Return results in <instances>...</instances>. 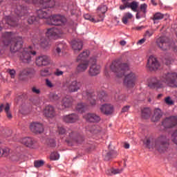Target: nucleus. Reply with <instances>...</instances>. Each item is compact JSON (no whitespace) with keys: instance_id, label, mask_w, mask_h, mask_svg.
Wrapping results in <instances>:
<instances>
[{"instance_id":"2eb2a0df","label":"nucleus","mask_w":177,"mask_h":177,"mask_svg":"<svg viewBox=\"0 0 177 177\" xmlns=\"http://www.w3.org/2000/svg\"><path fill=\"white\" fill-rule=\"evenodd\" d=\"M83 118L88 122H99L100 121V116L95 113H86L83 115Z\"/></svg>"},{"instance_id":"de8ad7c7","label":"nucleus","mask_w":177,"mask_h":177,"mask_svg":"<svg viewBox=\"0 0 177 177\" xmlns=\"http://www.w3.org/2000/svg\"><path fill=\"white\" fill-rule=\"evenodd\" d=\"M153 34H154V30H147L145 31L144 37L145 38H150V37H153Z\"/></svg>"},{"instance_id":"3c124183","label":"nucleus","mask_w":177,"mask_h":177,"mask_svg":"<svg viewBox=\"0 0 177 177\" xmlns=\"http://www.w3.org/2000/svg\"><path fill=\"white\" fill-rule=\"evenodd\" d=\"M46 85L48 88H53L55 86V84L49 79H46Z\"/></svg>"},{"instance_id":"79ce46f5","label":"nucleus","mask_w":177,"mask_h":177,"mask_svg":"<svg viewBox=\"0 0 177 177\" xmlns=\"http://www.w3.org/2000/svg\"><path fill=\"white\" fill-rule=\"evenodd\" d=\"M50 100H52V102H57L59 99H60V95L55 93L50 94Z\"/></svg>"},{"instance_id":"e2e57ef3","label":"nucleus","mask_w":177,"mask_h":177,"mask_svg":"<svg viewBox=\"0 0 177 177\" xmlns=\"http://www.w3.org/2000/svg\"><path fill=\"white\" fill-rule=\"evenodd\" d=\"M131 109L130 106H125L122 109V113H127Z\"/></svg>"},{"instance_id":"864d4df0","label":"nucleus","mask_w":177,"mask_h":177,"mask_svg":"<svg viewBox=\"0 0 177 177\" xmlns=\"http://www.w3.org/2000/svg\"><path fill=\"white\" fill-rule=\"evenodd\" d=\"M69 138H71V140L72 142H74V141L78 142L77 139H75V133L74 132H71V133H69Z\"/></svg>"},{"instance_id":"680f3d73","label":"nucleus","mask_w":177,"mask_h":177,"mask_svg":"<svg viewBox=\"0 0 177 177\" xmlns=\"http://www.w3.org/2000/svg\"><path fill=\"white\" fill-rule=\"evenodd\" d=\"M146 27L145 26H136L133 29L136 30V31H142V30H145Z\"/></svg>"},{"instance_id":"4be33fe9","label":"nucleus","mask_w":177,"mask_h":177,"mask_svg":"<svg viewBox=\"0 0 177 177\" xmlns=\"http://www.w3.org/2000/svg\"><path fill=\"white\" fill-rule=\"evenodd\" d=\"M40 3L42 8L46 9V8H55V5H56V1L55 0H40Z\"/></svg>"},{"instance_id":"e433bc0d","label":"nucleus","mask_w":177,"mask_h":177,"mask_svg":"<svg viewBox=\"0 0 177 177\" xmlns=\"http://www.w3.org/2000/svg\"><path fill=\"white\" fill-rule=\"evenodd\" d=\"M31 73H32V68H26L20 72L19 75L20 77H23L24 75H28V74H31Z\"/></svg>"},{"instance_id":"cd10ccee","label":"nucleus","mask_w":177,"mask_h":177,"mask_svg":"<svg viewBox=\"0 0 177 177\" xmlns=\"http://www.w3.org/2000/svg\"><path fill=\"white\" fill-rule=\"evenodd\" d=\"M161 117H162V112H161V109H156L154 110L153 115L151 118V121H153V122H157V121H160Z\"/></svg>"},{"instance_id":"f3484780","label":"nucleus","mask_w":177,"mask_h":177,"mask_svg":"<svg viewBox=\"0 0 177 177\" xmlns=\"http://www.w3.org/2000/svg\"><path fill=\"white\" fill-rule=\"evenodd\" d=\"M71 46L74 52H80L84 48V44L81 40H73L71 41Z\"/></svg>"},{"instance_id":"bf43d9fd","label":"nucleus","mask_w":177,"mask_h":177,"mask_svg":"<svg viewBox=\"0 0 177 177\" xmlns=\"http://www.w3.org/2000/svg\"><path fill=\"white\" fill-rule=\"evenodd\" d=\"M32 92L36 93V95H39V93H41V91L39 88H37V87H32Z\"/></svg>"},{"instance_id":"0e129e2a","label":"nucleus","mask_w":177,"mask_h":177,"mask_svg":"<svg viewBox=\"0 0 177 177\" xmlns=\"http://www.w3.org/2000/svg\"><path fill=\"white\" fill-rule=\"evenodd\" d=\"M55 75H57V77H60V75H63V71H59L57 69L56 72L55 73Z\"/></svg>"},{"instance_id":"7ed1b4c3","label":"nucleus","mask_w":177,"mask_h":177,"mask_svg":"<svg viewBox=\"0 0 177 177\" xmlns=\"http://www.w3.org/2000/svg\"><path fill=\"white\" fill-rule=\"evenodd\" d=\"M165 84L171 88H177V73H168L161 76L160 80L153 77L149 83L148 86L151 89H161L165 86Z\"/></svg>"},{"instance_id":"ddd939ff","label":"nucleus","mask_w":177,"mask_h":177,"mask_svg":"<svg viewBox=\"0 0 177 177\" xmlns=\"http://www.w3.org/2000/svg\"><path fill=\"white\" fill-rule=\"evenodd\" d=\"M82 95L83 96L87 97L88 101L91 106H95V104H96V96L95 95V93H93V91H84Z\"/></svg>"},{"instance_id":"a878e982","label":"nucleus","mask_w":177,"mask_h":177,"mask_svg":"<svg viewBox=\"0 0 177 177\" xmlns=\"http://www.w3.org/2000/svg\"><path fill=\"white\" fill-rule=\"evenodd\" d=\"M89 57V52L88 50L83 51L76 58L77 62H88L86 59Z\"/></svg>"},{"instance_id":"39448f33","label":"nucleus","mask_w":177,"mask_h":177,"mask_svg":"<svg viewBox=\"0 0 177 177\" xmlns=\"http://www.w3.org/2000/svg\"><path fill=\"white\" fill-rule=\"evenodd\" d=\"M168 146H169V143H168L165 136H160L156 141L155 147L160 153L167 151Z\"/></svg>"},{"instance_id":"ea45409f","label":"nucleus","mask_w":177,"mask_h":177,"mask_svg":"<svg viewBox=\"0 0 177 177\" xmlns=\"http://www.w3.org/2000/svg\"><path fill=\"white\" fill-rule=\"evenodd\" d=\"M138 2L132 1L129 7V8L131 9L133 12H138Z\"/></svg>"},{"instance_id":"69168bd1","label":"nucleus","mask_w":177,"mask_h":177,"mask_svg":"<svg viewBox=\"0 0 177 177\" xmlns=\"http://www.w3.org/2000/svg\"><path fill=\"white\" fill-rule=\"evenodd\" d=\"M145 42H146V38L140 39L137 44L138 45H142V44H145Z\"/></svg>"},{"instance_id":"09e8293b","label":"nucleus","mask_w":177,"mask_h":177,"mask_svg":"<svg viewBox=\"0 0 177 177\" xmlns=\"http://www.w3.org/2000/svg\"><path fill=\"white\" fill-rule=\"evenodd\" d=\"M10 154V149L8 147L3 148V157H8Z\"/></svg>"},{"instance_id":"dca6fc26","label":"nucleus","mask_w":177,"mask_h":177,"mask_svg":"<svg viewBox=\"0 0 177 177\" xmlns=\"http://www.w3.org/2000/svg\"><path fill=\"white\" fill-rule=\"evenodd\" d=\"M78 120H80V117L75 113L66 115L63 117V121H64V122H68L71 124H73V122H77Z\"/></svg>"},{"instance_id":"f704fd0d","label":"nucleus","mask_w":177,"mask_h":177,"mask_svg":"<svg viewBox=\"0 0 177 177\" xmlns=\"http://www.w3.org/2000/svg\"><path fill=\"white\" fill-rule=\"evenodd\" d=\"M86 109H88V105L84 103H79L76 106V110L79 113H84Z\"/></svg>"},{"instance_id":"6e6d98bb","label":"nucleus","mask_w":177,"mask_h":177,"mask_svg":"<svg viewBox=\"0 0 177 177\" xmlns=\"http://www.w3.org/2000/svg\"><path fill=\"white\" fill-rule=\"evenodd\" d=\"M143 143L147 147H149V146H150V138H145V139L143 140Z\"/></svg>"},{"instance_id":"f03ea898","label":"nucleus","mask_w":177,"mask_h":177,"mask_svg":"<svg viewBox=\"0 0 177 177\" xmlns=\"http://www.w3.org/2000/svg\"><path fill=\"white\" fill-rule=\"evenodd\" d=\"M111 70L115 73L118 78H122L124 75L123 81L124 86L127 89H132L138 81L139 76L136 73L129 71V64L127 63H122L120 61H114L111 65Z\"/></svg>"},{"instance_id":"a18cd8bd","label":"nucleus","mask_w":177,"mask_h":177,"mask_svg":"<svg viewBox=\"0 0 177 177\" xmlns=\"http://www.w3.org/2000/svg\"><path fill=\"white\" fill-rule=\"evenodd\" d=\"M98 99L102 102H106V100L107 99V96L106 95L105 93H102L98 95Z\"/></svg>"},{"instance_id":"774afa93","label":"nucleus","mask_w":177,"mask_h":177,"mask_svg":"<svg viewBox=\"0 0 177 177\" xmlns=\"http://www.w3.org/2000/svg\"><path fill=\"white\" fill-rule=\"evenodd\" d=\"M92 15H89V14H86L84 15V17L86 20H88Z\"/></svg>"},{"instance_id":"49530a36","label":"nucleus","mask_w":177,"mask_h":177,"mask_svg":"<svg viewBox=\"0 0 177 177\" xmlns=\"http://www.w3.org/2000/svg\"><path fill=\"white\" fill-rule=\"evenodd\" d=\"M90 21H91L92 23H99L100 21H102L97 17V15L95 17H92V15L89 17V19H88Z\"/></svg>"},{"instance_id":"c85d7f7f","label":"nucleus","mask_w":177,"mask_h":177,"mask_svg":"<svg viewBox=\"0 0 177 177\" xmlns=\"http://www.w3.org/2000/svg\"><path fill=\"white\" fill-rule=\"evenodd\" d=\"M89 67V61H85L84 62L80 63L77 67V73H84Z\"/></svg>"},{"instance_id":"1a4fd4ad","label":"nucleus","mask_w":177,"mask_h":177,"mask_svg":"<svg viewBox=\"0 0 177 177\" xmlns=\"http://www.w3.org/2000/svg\"><path fill=\"white\" fill-rule=\"evenodd\" d=\"M108 9L109 8L107 7V6L104 4H101L97 8L96 15L101 21H103V20H104V18L106 17V12H107Z\"/></svg>"},{"instance_id":"b1692460","label":"nucleus","mask_w":177,"mask_h":177,"mask_svg":"<svg viewBox=\"0 0 177 177\" xmlns=\"http://www.w3.org/2000/svg\"><path fill=\"white\" fill-rule=\"evenodd\" d=\"M3 109L8 118L10 120L12 118V113H10V105L9 103H6L5 105L3 104L0 105V113L3 111Z\"/></svg>"},{"instance_id":"13d9d810","label":"nucleus","mask_w":177,"mask_h":177,"mask_svg":"<svg viewBox=\"0 0 177 177\" xmlns=\"http://www.w3.org/2000/svg\"><path fill=\"white\" fill-rule=\"evenodd\" d=\"M8 73H9L10 75L11 76V78H15V75H16V71H15L13 69L12 70L9 69Z\"/></svg>"},{"instance_id":"20e7f679","label":"nucleus","mask_w":177,"mask_h":177,"mask_svg":"<svg viewBox=\"0 0 177 177\" xmlns=\"http://www.w3.org/2000/svg\"><path fill=\"white\" fill-rule=\"evenodd\" d=\"M66 23H67V19L60 15L50 16L46 22L48 26H64Z\"/></svg>"},{"instance_id":"6e6552de","label":"nucleus","mask_w":177,"mask_h":177,"mask_svg":"<svg viewBox=\"0 0 177 177\" xmlns=\"http://www.w3.org/2000/svg\"><path fill=\"white\" fill-rule=\"evenodd\" d=\"M63 32H62V30L55 28L47 29L46 32V37L53 39H57V38H60Z\"/></svg>"},{"instance_id":"4468645a","label":"nucleus","mask_w":177,"mask_h":177,"mask_svg":"<svg viewBox=\"0 0 177 177\" xmlns=\"http://www.w3.org/2000/svg\"><path fill=\"white\" fill-rule=\"evenodd\" d=\"M93 62L94 64L91 65L90 67L88 74L91 77H95V75H97L99 73H100V66L95 64L96 63V59H93Z\"/></svg>"},{"instance_id":"423d86ee","label":"nucleus","mask_w":177,"mask_h":177,"mask_svg":"<svg viewBox=\"0 0 177 177\" xmlns=\"http://www.w3.org/2000/svg\"><path fill=\"white\" fill-rule=\"evenodd\" d=\"M36 66L38 67H46L52 64V59L48 55H39L36 58Z\"/></svg>"},{"instance_id":"0eeeda50","label":"nucleus","mask_w":177,"mask_h":177,"mask_svg":"<svg viewBox=\"0 0 177 177\" xmlns=\"http://www.w3.org/2000/svg\"><path fill=\"white\" fill-rule=\"evenodd\" d=\"M156 44L161 50H168V49H171L169 42H168V37L165 36H161L158 38Z\"/></svg>"},{"instance_id":"9b49d317","label":"nucleus","mask_w":177,"mask_h":177,"mask_svg":"<svg viewBox=\"0 0 177 177\" xmlns=\"http://www.w3.org/2000/svg\"><path fill=\"white\" fill-rule=\"evenodd\" d=\"M30 129L33 133H42L44 132V124L40 122H33L30 125Z\"/></svg>"},{"instance_id":"052dcab7","label":"nucleus","mask_w":177,"mask_h":177,"mask_svg":"<svg viewBox=\"0 0 177 177\" xmlns=\"http://www.w3.org/2000/svg\"><path fill=\"white\" fill-rule=\"evenodd\" d=\"M49 145L50 146V147H56V141H55V140L53 139H50L49 140Z\"/></svg>"},{"instance_id":"aec40b11","label":"nucleus","mask_w":177,"mask_h":177,"mask_svg":"<svg viewBox=\"0 0 177 177\" xmlns=\"http://www.w3.org/2000/svg\"><path fill=\"white\" fill-rule=\"evenodd\" d=\"M81 89V86H80V82H77V80L73 81L68 86V91L71 93L78 92Z\"/></svg>"},{"instance_id":"8fccbe9b","label":"nucleus","mask_w":177,"mask_h":177,"mask_svg":"<svg viewBox=\"0 0 177 177\" xmlns=\"http://www.w3.org/2000/svg\"><path fill=\"white\" fill-rule=\"evenodd\" d=\"M165 102L166 104H168L169 106H172V104H174V101L172 100L171 97H167L166 98H165Z\"/></svg>"},{"instance_id":"a19ab883","label":"nucleus","mask_w":177,"mask_h":177,"mask_svg":"<svg viewBox=\"0 0 177 177\" xmlns=\"http://www.w3.org/2000/svg\"><path fill=\"white\" fill-rule=\"evenodd\" d=\"M22 157H23V153H21V152H19V153H15L12 156V158L15 161H19V160H21Z\"/></svg>"},{"instance_id":"72a5a7b5","label":"nucleus","mask_w":177,"mask_h":177,"mask_svg":"<svg viewBox=\"0 0 177 177\" xmlns=\"http://www.w3.org/2000/svg\"><path fill=\"white\" fill-rule=\"evenodd\" d=\"M132 17H133V15L131 12H126L122 19V21L124 24H127L128 21L132 19Z\"/></svg>"},{"instance_id":"7c9ffc66","label":"nucleus","mask_w":177,"mask_h":177,"mask_svg":"<svg viewBox=\"0 0 177 177\" xmlns=\"http://www.w3.org/2000/svg\"><path fill=\"white\" fill-rule=\"evenodd\" d=\"M15 13L17 15H18L19 17L26 16V15H24V13H26V8L21 6H19L15 10Z\"/></svg>"},{"instance_id":"412c9836","label":"nucleus","mask_w":177,"mask_h":177,"mask_svg":"<svg viewBox=\"0 0 177 177\" xmlns=\"http://www.w3.org/2000/svg\"><path fill=\"white\" fill-rule=\"evenodd\" d=\"M37 16L39 19H48L50 16V12L44 8L37 10Z\"/></svg>"},{"instance_id":"f8f14e48","label":"nucleus","mask_w":177,"mask_h":177,"mask_svg":"<svg viewBox=\"0 0 177 177\" xmlns=\"http://www.w3.org/2000/svg\"><path fill=\"white\" fill-rule=\"evenodd\" d=\"M147 67L151 70H158L160 68V63L157 61V58L154 57H149L147 62Z\"/></svg>"},{"instance_id":"9d476101","label":"nucleus","mask_w":177,"mask_h":177,"mask_svg":"<svg viewBox=\"0 0 177 177\" xmlns=\"http://www.w3.org/2000/svg\"><path fill=\"white\" fill-rule=\"evenodd\" d=\"M19 142L26 147H30V149H35V146H37V141L32 138L30 137H25L21 138L19 140Z\"/></svg>"},{"instance_id":"5fc2aeb1","label":"nucleus","mask_w":177,"mask_h":177,"mask_svg":"<svg viewBox=\"0 0 177 177\" xmlns=\"http://www.w3.org/2000/svg\"><path fill=\"white\" fill-rule=\"evenodd\" d=\"M104 158L105 161H109V160H111V152H108L106 153V155H105L104 156Z\"/></svg>"},{"instance_id":"473e14b6","label":"nucleus","mask_w":177,"mask_h":177,"mask_svg":"<svg viewBox=\"0 0 177 177\" xmlns=\"http://www.w3.org/2000/svg\"><path fill=\"white\" fill-rule=\"evenodd\" d=\"M150 114H151V111L150 108H145L142 111V117L145 118V120H147V118H150Z\"/></svg>"},{"instance_id":"4d7b16f0","label":"nucleus","mask_w":177,"mask_h":177,"mask_svg":"<svg viewBox=\"0 0 177 177\" xmlns=\"http://www.w3.org/2000/svg\"><path fill=\"white\" fill-rule=\"evenodd\" d=\"M58 132L59 135H64L66 133V129L63 127H58Z\"/></svg>"},{"instance_id":"c03bdc74","label":"nucleus","mask_w":177,"mask_h":177,"mask_svg":"<svg viewBox=\"0 0 177 177\" xmlns=\"http://www.w3.org/2000/svg\"><path fill=\"white\" fill-rule=\"evenodd\" d=\"M110 171L111 174H108V175H117V174H121V172H122V169H111Z\"/></svg>"},{"instance_id":"338daca9","label":"nucleus","mask_w":177,"mask_h":177,"mask_svg":"<svg viewBox=\"0 0 177 177\" xmlns=\"http://www.w3.org/2000/svg\"><path fill=\"white\" fill-rule=\"evenodd\" d=\"M172 138H173V142L177 145V140H176V138H175V133L172 134Z\"/></svg>"},{"instance_id":"393cba45","label":"nucleus","mask_w":177,"mask_h":177,"mask_svg":"<svg viewBox=\"0 0 177 177\" xmlns=\"http://www.w3.org/2000/svg\"><path fill=\"white\" fill-rule=\"evenodd\" d=\"M37 44L40 45L41 48H43V49H46V48H49V46H50V44H49V40L44 36H41L39 38Z\"/></svg>"},{"instance_id":"bb28decb","label":"nucleus","mask_w":177,"mask_h":177,"mask_svg":"<svg viewBox=\"0 0 177 177\" xmlns=\"http://www.w3.org/2000/svg\"><path fill=\"white\" fill-rule=\"evenodd\" d=\"M62 106L64 109H68L73 106V97L66 96L62 100Z\"/></svg>"},{"instance_id":"58836bf2","label":"nucleus","mask_w":177,"mask_h":177,"mask_svg":"<svg viewBox=\"0 0 177 177\" xmlns=\"http://www.w3.org/2000/svg\"><path fill=\"white\" fill-rule=\"evenodd\" d=\"M37 20V17H35V16H34V14L30 13L29 14V17L28 19V23L29 24H34V23H35Z\"/></svg>"},{"instance_id":"6ab92c4d","label":"nucleus","mask_w":177,"mask_h":177,"mask_svg":"<svg viewBox=\"0 0 177 177\" xmlns=\"http://www.w3.org/2000/svg\"><path fill=\"white\" fill-rule=\"evenodd\" d=\"M100 110L105 114V115H110V114H113V106L110 104H105L101 106Z\"/></svg>"},{"instance_id":"f257e3e1","label":"nucleus","mask_w":177,"mask_h":177,"mask_svg":"<svg viewBox=\"0 0 177 177\" xmlns=\"http://www.w3.org/2000/svg\"><path fill=\"white\" fill-rule=\"evenodd\" d=\"M3 37L4 38L3 44L5 46L10 45L11 52H19V57L20 62L25 64H30L32 62L31 55L35 56L37 52L32 51L31 46L28 48H21L23 46V38L16 37V35L12 32H5Z\"/></svg>"},{"instance_id":"c9c22d12","label":"nucleus","mask_w":177,"mask_h":177,"mask_svg":"<svg viewBox=\"0 0 177 177\" xmlns=\"http://www.w3.org/2000/svg\"><path fill=\"white\" fill-rule=\"evenodd\" d=\"M17 19H13V18H7V24L8 26H10L11 27H16L17 26Z\"/></svg>"},{"instance_id":"c756f323","label":"nucleus","mask_w":177,"mask_h":177,"mask_svg":"<svg viewBox=\"0 0 177 177\" xmlns=\"http://www.w3.org/2000/svg\"><path fill=\"white\" fill-rule=\"evenodd\" d=\"M64 48H66V44L62 42H57L54 48V53L59 56V55L62 53V50L64 49Z\"/></svg>"},{"instance_id":"5701e85b","label":"nucleus","mask_w":177,"mask_h":177,"mask_svg":"<svg viewBox=\"0 0 177 177\" xmlns=\"http://www.w3.org/2000/svg\"><path fill=\"white\" fill-rule=\"evenodd\" d=\"M140 12H138L136 14V19H142V17H146V13H147V4L144 3L141 4L140 7Z\"/></svg>"},{"instance_id":"603ef678","label":"nucleus","mask_w":177,"mask_h":177,"mask_svg":"<svg viewBox=\"0 0 177 177\" xmlns=\"http://www.w3.org/2000/svg\"><path fill=\"white\" fill-rule=\"evenodd\" d=\"M40 75H41V77H46L49 75V71L48 69L41 71Z\"/></svg>"},{"instance_id":"37998d69","label":"nucleus","mask_w":177,"mask_h":177,"mask_svg":"<svg viewBox=\"0 0 177 177\" xmlns=\"http://www.w3.org/2000/svg\"><path fill=\"white\" fill-rule=\"evenodd\" d=\"M44 164L45 162L44 160H35L34 165L35 168H41V167H44Z\"/></svg>"},{"instance_id":"a211bd4d","label":"nucleus","mask_w":177,"mask_h":177,"mask_svg":"<svg viewBox=\"0 0 177 177\" xmlns=\"http://www.w3.org/2000/svg\"><path fill=\"white\" fill-rule=\"evenodd\" d=\"M44 114L46 117H48V118H53V117L56 115L55 108L50 105L46 106L44 109Z\"/></svg>"},{"instance_id":"4c0bfd02","label":"nucleus","mask_w":177,"mask_h":177,"mask_svg":"<svg viewBox=\"0 0 177 177\" xmlns=\"http://www.w3.org/2000/svg\"><path fill=\"white\" fill-rule=\"evenodd\" d=\"M50 158L52 161H56L60 158V155L57 152H53L50 154Z\"/></svg>"},{"instance_id":"2f4dec72","label":"nucleus","mask_w":177,"mask_h":177,"mask_svg":"<svg viewBox=\"0 0 177 177\" xmlns=\"http://www.w3.org/2000/svg\"><path fill=\"white\" fill-rule=\"evenodd\" d=\"M165 15L161 12H156L153 15L152 20L153 21L154 24H156V21H158L159 20H162L165 17Z\"/></svg>"}]
</instances>
